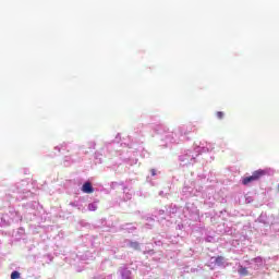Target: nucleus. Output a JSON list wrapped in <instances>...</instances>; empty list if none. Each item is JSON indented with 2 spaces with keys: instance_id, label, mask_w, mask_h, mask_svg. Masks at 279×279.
I'll use <instances>...</instances> for the list:
<instances>
[{
  "instance_id": "1",
  "label": "nucleus",
  "mask_w": 279,
  "mask_h": 279,
  "mask_svg": "<svg viewBox=\"0 0 279 279\" xmlns=\"http://www.w3.org/2000/svg\"><path fill=\"white\" fill-rule=\"evenodd\" d=\"M266 174L267 172L265 170H256L251 177L243 178L242 184H244V186H247V184H251V182H256Z\"/></svg>"
},
{
  "instance_id": "2",
  "label": "nucleus",
  "mask_w": 279,
  "mask_h": 279,
  "mask_svg": "<svg viewBox=\"0 0 279 279\" xmlns=\"http://www.w3.org/2000/svg\"><path fill=\"white\" fill-rule=\"evenodd\" d=\"M82 192L83 193H95V189L93 187V184L90 182H85L82 186Z\"/></svg>"
},
{
  "instance_id": "3",
  "label": "nucleus",
  "mask_w": 279,
  "mask_h": 279,
  "mask_svg": "<svg viewBox=\"0 0 279 279\" xmlns=\"http://www.w3.org/2000/svg\"><path fill=\"white\" fill-rule=\"evenodd\" d=\"M223 263H226V257L225 256H217L215 258V264L218 265L220 267V265H223Z\"/></svg>"
},
{
  "instance_id": "4",
  "label": "nucleus",
  "mask_w": 279,
  "mask_h": 279,
  "mask_svg": "<svg viewBox=\"0 0 279 279\" xmlns=\"http://www.w3.org/2000/svg\"><path fill=\"white\" fill-rule=\"evenodd\" d=\"M238 271H239L240 276H247V274H248L247 268H245L243 266H241Z\"/></svg>"
},
{
  "instance_id": "5",
  "label": "nucleus",
  "mask_w": 279,
  "mask_h": 279,
  "mask_svg": "<svg viewBox=\"0 0 279 279\" xmlns=\"http://www.w3.org/2000/svg\"><path fill=\"white\" fill-rule=\"evenodd\" d=\"M130 247L133 250H141V244H138V242H131Z\"/></svg>"
},
{
  "instance_id": "6",
  "label": "nucleus",
  "mask_w": 279,
  "mask_h": 279,
  "mask_svg": "<svg viewBox=\"0 0 279 279\" xmlns=\"http://www.w3.org/2000/svg\"><path fill=\"white\" fill-rule=\"evenodd\" d=\"M21 278V272L14 270L12 274H11V279H19Z\"/></svg>"
},
{
  "instance_id": "7",
  "label": "nucleus",
  "mask_w": 279,
  "mask_h": 279,
  "mask_svg": "<svg viewBox=\"0 0 279 279\" xmlns=\"http://www.w3.org/2000/svg\"><path fill=\"white\" fill-rule=\"evenodd\" d=\"M216 117H217V119H223V112L222 111H218L216 113Z\"/></svg>"
},
{
  "instance_id": "8",
  "label": "nucleus",
  "mask_w": 279,
  "mask_h": 279,
  "mask_svg": "<svg viewBox=\"0 0 279 279\" xmlns=\"http://www.w3.org/2000/svg\"><path fill=\"white\" fill-rule=\"evenodd\" d=\"M88 208L89 210H97V207L95 206V204H89Z\"/></svg>"
},
{
  "instance_id": "9",
  "label": "nucleus",
  "mask_w": 279,
  "mask_h": 279,
  "mask_svg": "<svg viewBox=\"0 0 279 279\" xmlns=\"http://www.w3.org/2000/svg\"><path fill=\"white\" fill-rule=\"evenodd\" d=\"M151 175H156V169L150 170Z\"/></svg>"
}]
</instances>
